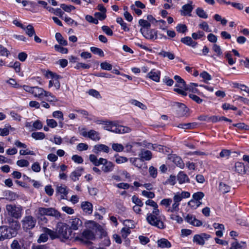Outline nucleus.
Here are the masks:
<instances>
[{
	"instance_id": "f257e3e1",
	"label": "nucleus",
	"mask_w": 249,
	"mask_h": 249,
	"mask_svg": "<svg viewBox=\"0 0 249 249\" xmlns=\"http://www.w3.org/2000/svg\"><path fill=\"white\" fill-rule=\"evenodd\" d=\"M9 226H0V241H3L6 239H10L17 234V231L20 228V225L17 221L14 220L11 218H8L7 221Z\"/></svg>"
},
{
	"instance_id": "f03ea898",
	"label": "nucleus",
	"mask_w": 249,
	"mask_h": 249,
	"mask_svg": "<svg viewBox=\"0 0 249 249\" xmlns=\"http://www.w3.org/2000/svg\"><path fill=\"white\" fill-rule=\"evenodd\" d=\"M146 220L152 226L162 230L166 228L165 216L160 213V210L153 211L152 213L147 214Z\"/></svg>"
},
{
	"instance_id": "7ed1b4c3",
	"label": "nucleus",
	"mask_w": 249,
	"mask_h": 249,
	"mask_svg": "<svg viewBox=\"0 0 249 249\" xmlns=\"http://www.w3.org/2000/svg\"><path fill=\"white\" fill-rule=\"evenodd\" d=\"M35 215L38 219L47 221L46 218L44 216L45 215L53 216L55 218L58 219L61 218V213L53 208H45L38 207L35 211Z\"/></svg>"
},
{
	"instance_id": "20e7f679",
	"label": "nucleus",
	"mask_w": 249,
	"mask_h": 249,
	"mask_svg": "<svg viewBox=\"0 0 249 249\" xmlns=\"http://www.w3.org/2000/svg\"><path fill=\"white\" fill-rule=\"evenodd\" d=\"M174 78L177 82L175 85V87H177V88H175L174 90L182 96H186L187 93L186 91L188 90H191V87L192 86H197V84L191 83H190L189 87H188L186 85L185 81L178 75H175Z\"/></svg>"
},
{
	"instance_id": "39448f33",
	"label": "nucleus",
	"mask_w": 249,
	"mask_h": 249,
	"mask_svg": "<svg viewBox=\"0 0 249 249\" xmlns=\"http://www.w3.org/2000/svg\"><path fill=\"white\" fill-rule=\"evenodd\" d=\"M6 210L9 216L16 219L20 218L23 213L22 207L20 206H16V205H6Z\"/></svg>"
},
{
	"instance_id": "423d86ee",
	"label": "nucleus",
	"mask_w": 249,
	"mask_h": 249,
	"mask_svg": "<svg viewBox=\"0 0 249 249\" xmlns=\"http://www.w3.org/2000/svg\"><path fill=\"white\" fill-rule=\"evenodd\" d=\"M49 235L52 239L58 238L56 232L47 228H44L43 229V233L40 235L37 240V242L40 243L46 242L48 239Z\"/></svg>"
},
{
	"instance_id": "0eeeda50",
	"label": "nucleus",
	"mask_w": 249,
	"mask_h": 249,
	"mask_svg": "<svg viewBox=\"0 0 249 249\" xmlns=\"http://www.w3.org/2000/svg\"><path fill=\"white\" fill-rule=\"evenodd\" d=\"M36 223V218L31 215L25 216L21 220L22 227L25 230H31L33 229Z\"/></svg>"
},
{
	"instance_id": "6e6552de",
	"label": "nucleus",
	"mask_w": 249,
	"mask_h": 249,
	"mask_svg": "<svg viewBox=\"0 0 249 249\" xmlns=\"http://www.w3.org/2000/svg\"><path fill=\"white\" fill-rule=\"evenodd\" d=\"M80 135L83 137L89 138L95 142L99 141L101 139L99 132L94 130H90L89 131L87 132L85 128L81 129Z\"/></svg>"
},
{
	"instance_id": "1a4fd4ad",
	"label": "nucleus",
	"mask_w": 249,
	"mask_h": 249,
	"mask_svg": "<svg viewBox=\"0 0 249 249\" xmlns=\"http://www.w3.org/2000/svg\"><path fill=\"white\" fill-rule=\"evenodd\" d=\"M94 238V234L89 230L84 231L82 234L77 236L75 238L76 240L80 241L84 243H87L89 240H93Z\"/></svg>"
},
{
	"instance_id": "9d476101",
	"label": "nucleus",
	"mask_w": 249,
	"mask_h": 249,
	"mask_svg": "<svg viewBox=\"0 0 249 249\" xmlns=\"http://www.w3.org/2000/svg\"><path fill=\"white\" fill-rule=\"evenodd\" d=\"M140 32L147 39L155 40L158 38L157 31L155 29H141Z\"/></svg>"
},
{
	"instance_id": "9b49d317",
	"label": "nucleus",
	"mask_w": 249,
	"mask_h": 249,
	"mask_svg": "<svg viewBox=\"0 0 249 249\" xmlns=\"http://www.w3.org/2000/svg\"><path fill=\"white\" fill-rule=\"evenodd\" d=\"M45 76L48 78L53 79V86L56 89H58L60 87L59 79L61 78V76L58 75L52 71H48L45 73Z\"/></svg>"
},
{
	"instance_id": "f8f14e48",
	"label": "nucleus",
	"mask_w": 249,
	"mask_h": 249,
	"mask_svg": "<svg viewBox=\"0 0 249 249\" xmlns=\"http://www.w3.org/2000/svg\"><path fill=\"white\" fill-rule=\"evenodd\" d=\"M210 237V235L205 233L196 234L193 237V241L198 245L203 246L204 245L205 241H207Z\"/></svg>"
},
{
	"instance_id": "ddd939ff",
	"label": "nucleus",
	"mask_w": 249,
	"mask_h": 249,
	"mask_svg": "<svg viewBox=\"0 0 249 249\" xmlns=\"http://www.w3.org/2000/svg\"><path fill=\"white\" fill-rule=\"evenodd\" d=\"M193 4V1L190 0L187 4L183 5L180 10V14L183 16H191V13L194 8Z\"/></svg>"
},
{
	"instance_id": "4468645a",
	"label": "nucleus",
	"mask_w": 249,
	"mask_h": 249,
	"mask_svg": "<svg viewBox=\"0 0 249 249\" xmlns=\"http://www.w3.org/2000/svg\"><path fill=\"white\" fill-rule=\"evenodd\" d=\"M131 131V129L129 127L113 124L111 132L115 133L124 134L129 133Z\"/></svg>"
},
{
	"instance_id": "2eb2a0df",
	"label": "nucleus",
	"mask_w": 249,
	"mask_h": 249,
	"mask_svg": "<svg viewBox=\"0 0 249 249\" xmlns=\"http://www.w3.org/2000/svg\"><path fill=\"white\" fill-rule=\"evenodd\" d=\"M185 220L189 224L196 227H199L202 224V222L197 219L196 217L191 214H187L184 217Z\"/></svg>"
},
{
	"instance_id": "dca6fc26",
	"label": "nucleus",
	"mask_w": 249,
	"mask_h": 249,
	"mask_svg": "<svg viewBox=\"0 0 249 249\" xmlns=\"http://www.w3.org/2000/svg\"><path fill=\"white\" fill-rule=\"evenodd\" d=\"M46 91L42 88L39 87L38 86H34L33 87L32 94L35 98H37L41 100L44 97V94Z\"/></svg>"
},
{
	"instance_id": "f3484780",
	"label": "nucleus",
	"mask_w": 249,
	"mask_h": 249,
	"mask_svg": "<svg viewBox=\"0 0 249 249\" xmlns=\"http://www.w3.org/2000/svg\"><path fill=\"white\" fill-rule=\"evenodd\" d=\"M57 234L58 237L59 236L65 239H68L71 235V231L66 226H61L59 228Z\"/></svg>"
},
{
	"instance_id": "a211bd4d",
	"label": "nucleus",
	"mask_w": 249,
	"mask_h": 249,
	"mask_svg": "<svg viewBox=\"0 0 249 249\" xmlns=\"http://www.w3.org/2000/svg\"><path fill=\"white\" fill-rule=\"evenodd\" d=\"M146 77L156 82H159L160 77V71L158 70L153 69L147 74Z\"/></svg>"
},
{
	"instance_id": "6ab92c4d",
	"label": "nucleus",
	"mask_w": 249,
	"mask_h": 249,
	"mask_svg": "<svg viewBox=\"0 0 249 249\" xmlns=\"http://www.w3.org/2000/svg\"><path fill=\"white\" fill-rule=\"evenodd\" d=\"M70 228L73 230H77L82 226V222L81 220L77 217L72 218L69 221Z\"/></svg>"
},
{
	"instance_id": "aec40b11",
	"label": "nucleus",
	"mask_w": 249,
	"mask_h": 249,
	"mask_svg": "<svg viewBox=\"0 0 249 249\" xmlns=\"http://www.w3.org/2000/svg\"><path fill=\"white\" fill-rule=\"evenodd\" d=\"M234 171L239 175H244L247 172L246 167L242 162H236L234 166Z\"/></svg>"
},
{
	"instance_id": "412c9836",
	"label": "nucleus",
	"mask_w": 249,
	"mask_h": 249,
	"mask_svg": "<svg viewBox=\"0 0 249 249\" xmlns=\"http://www.w3.org/2000/svg\"><path fill=\"white\" fill-rule=\"evenodd\" d=\"M81 208L86 213L90 214L92 213L93 205L89 201H83L81 204Z\"/></svg>"
},
{
	"instance_id": "4be33fe9",
	"label": "nucleus",
	"mask_w": 249,
	"mask_h": 249,
	"mask_svg": "<svg viewBox=\"0 0 249 249\" xmlns=\"http://www.w3.org/2000/svg\"><path fill=\"white\" fill-rule=\"evenodd\" d=\"M93 151L96 154H98L101 152L108 153L109 152V148L106 145L103 144H98L94 146Z\"/></svg>"
},
{
	"instance_id": "5701e85b",
	"label": "nucleus",
	"mask_w": 249,
	"mask_h": 249,
	"mask_svg": "<svg viewBox=\"0 0 249 249\" xmlns=\"http://www.w3.org/2000/svg\"><path fill=\"white\" fill-rule=\"evenodd\" d=\"M56 193L60 195V199H66L68 194L67 188L65 185L58 186L56 188Z\"/></svg>"
},
{
	"instance_id": "b1692460",
	"label": "nucleus",
	"mask_w": 249,
	"mask_h": 249,
	"mask_svg": "<svg viewBox=\"0 0 249 249\" xmlns=\"http://www.w3.org/2000/svg\"><path fill=\"white\" fill-rule=\"evenodd\" d=\"M84 169L82 167H77L70 175V178L73 181H76L79 179V178L82 175Z\"/></svg>"
},
{
	"instance_id": "393cba45",
	"label": "nucleus",
	"mask_w": 249,
	"mask_h": 249,
	"mask_svg": "<svg viewBox=\"0 0 249 249\" xmlns=\"http://www.w3.org/2000/svg\"><path fill=\"white\" fill-rule=\"evenodd\" d=\"M177 178L179 184H183L190 182V179L188 176L183 171H180L178 173Z\"/></svg>"
},
{
	"instance_id": "a878e982",
	"label": "nucleus",
	"mask_w": 249,
	"mask_h": 249,
	"mask_svg": "<svg viewBox=\"0 0 249 249\" xmlns=\"http://www.w3.org/2000/svg\"><path fill=\"white\" fill-rule=\"evenodd\" d=\"M174 106H176L178 108V111L179 115L184 116L186 114L188 108L184 104L179 102H176L175 103Z\"/></svg>"
},
{
	"instance_id": "bb28decb",
	"label": "nucleus",
	"mask_w": 249,
	"mask_h": 249,
	"mask_svg": "<svg viewBox=\"0 0 249 249\" xmlns=\"http://www.w3.org/2000/svg\"><path fill=\"white\" fill-rule=\"evenodd\" d=\"M115 165L111 161H107L102 167V170L106 173L112 172L114 168Z\"/></svg>"
},
{
	"instance_id": "cd10ccee",
	"label": "nucleus",
	"mask_w": 249,
	"mask_h": 249,
	"mask_svg": "<svg viewBox=\"0 0 249 249\" xmlns=\"http://www.w3.org/2000/svg\"><path fill=\"white\" fill-rule=\"evenodd\" d=\"M140 158H141L143 161L149 160L151 159L152 154L151 151L143 149L141 151V153L139 154Z\"/></svg>"
},
{
	"instance_id": "c85d7f7f",
	"label": "nucleus",
	"mask_w": 249,
	"mask_h": 249,
	"mask_svg": "<svg viewBox=\"0 0 249 249\" xmlns=\"http://www.w3.org/2000/svg\"><path fill=\"white\" fill-rule=\"evenodd\" d=\"M157 244L159 247L162 248H169L171 247V243L165 238H161L158 240Z\"/></svg>"
},
{
	"instance_id": "c756f323",
	"label": "nucleus",
	"mask_w": 249,
	"mask_h": 249,
	"mask_svg": "<svg viewBox=\"0 0 249 249\" xmlns=\"http://www.w3.org/2000/svg\"><path fill=\"white\" fill-rule=\"evenodd\" d=\"M129 160L133 165L138 168H141L143 165V160L141 158H131Z\"/></svg>"
},
{
	"instance_id": "7c9ffc66",
	"label": "nucleus",
	"mask_w": 249,
	"mask_h": 249,
	"mask_svg": "<svg viewBox=\"0 0 249 249\" xmlns=\"http://www.w3.org/2000/svg\"><path fill=\"white\" fill-rule=\"evenodd\" d=\"M44 97L46 98V101L50 103L56 102L58 101L55 96L50 92L47 91H46Z\"/></svg>"
},
{
	"instance_id": "2f4dec72",
	"label": "nucleus",
	"mask_w": 249,
	"mask_h": 249,
	"mask_svg": "<svg viewBox=\"0 0 249 249\" xmlns=\"http://www.w3.org/2000/svg\"><path fill=\"white\" fill-rule=\"evenodd\" d=\"M246 246L245 242L239 243L237 241L233 242L231 244L230 249H245Z\"/></svg>"
},
{
	"instance_id": "473e14b6",
	"label": "nucleus",
	"mask_w": 249,
	"mask_h": 249,
	"mask_svg": "<svg viewBox=\"0 0 249 249\" xmlns=\"http://www.w3.org/2000/svg\"><path fill=\"white\" fill-rule=\"evenodd\" d=\"M181 41L184 44L194 47L196 46V43L193 40L192 38L190 36H186L181 39Z\"/></svg>"
},
{
	"instance_id": "72a5a7b5",
	"label": "nucleus",
	"mask_w": 249,
	"mask_h": 249,
	"mask_svg": "<svg viewBox=\"0 0 249 249\" xmlns=\"http://www.w3.org/2000/svg\"><path fill=\"white\" fill-rule=\"evenodd\" d=\"M231 187L224 182H220L219 184V190L223 194L230 192Z\"/></svg>"
},
{
	"instance_id": "f704fd0d",
	"label": "nucleus",
	"mask_w": 249,
	"mask_h": 249,
	"mask_svg": "<svg viewBox=\"0 0 249 249\" xmlns=\"http://www.w3.org/2000/svg\"><path fill=\"white\" fill-rule=\"evenodd\" d=\"M55 38L60 45L63 46L67 45V41L64 39L60 33H56L55 34Z\"/></svg>"
},
{
	"instance_id": "c9c22d12",
	"label": "nucleus",
	"mask_w": 249,
	"mask_h": 249,
	"mask_svg": "<svg viewBox=\"0 0 249 249\" xmlns=\"http://www.w3.org/2000/svg\"><path fill=\"white\" fill-rule=\"evenodd\" d=\"M116 22L121 26L122 29L124 31H129V28L127 26L126 23L123 20L122 18L118 17L116 19Z\"/></svg>"
},
{
	"instance_id": "e433bc0d",
	"label": "nucleus",
	"mask_w": 249,
	"mask_h": 249,
	"mask_svg": "<svg viewBox=\"0 0 249 249\" xmlns=\"http://www.w3.org/2000/svg\"><path fill=\"white\" fill-rule=\"evenodd\" d=\"M196 15L200 18L206 19L208 18V16L207 13L204 11V10L202 8L198 7L196 10Z\"/></svg>"
},
{
	"instance_id": "4c0bfd02",
	"label": "nucleus",
	"mask_w": 249,
	"mask_h": 249,
	"mask_svg": "<svg viewBox=\"0 0 249 249\" xmlns=\"http://www.w3.org/2000/svg\"><path fill=\"white\" fill-rule=\"evenodd\" d=\"M173 162L180 168H183L184 165L181 159L178 156L173 157Z\"/></svg>"
},
{
	"instance_id": "58836bf2",
	"label": "nucleus",
	"mask_w": 249,
	"mask_h": 249,
	"mask_svg": "<svg viewBox=\"0 0 249 249\" xmlns=\"http://www.w3.org/2000/svg\"><path fill=\"white\" fill-rule=\"evenodd\" d=\"M23 29L25 31L26 33L30 37L35 34V30L32 25H28L27 27H25V29Z\"/></svg>"
},
{
	"instance_id": "ea45409f",
	"label": "nucleus",
	"mask_w": 249,
	"mask_h": 249,
	"mask_svg": "<svg viewBox=\"0 0 249 249\" xmlns=\"http://www.w3.org/2000/svg\"><path fill=\"white\" fill-rule=\"evenodd\" d=\"M12 129L9 125H6L4 128H0V136H6L9 134V130Z\"/></svg>"
},
{
	"instance_id": "a19ab883",
	"label": "nucleus",
	"mask_w": 249,
	"mask_h": 249,
	"mask_svg": "<svg viewBox=\"0 0 249 249\" xmlns=\"http://www.w3.org/2000/svg\"><path fill=\"white\" fill-rule=\"evenodd\" d=\"M179 204H178L174 202V203L172 205V206L169 207V208L167 209V211L168 212L172 213L178 212L179 210Z\"/></svg>"
},
{
	"instance_id": "79ce46f5",
	"label": "nucleus",
	"mask_w": 249,
	"mask_h": 249,
	"mask_svg": "<svg viewBox=\"0 0 249 249\" xmlns=\"http://www.w3.org/2000/svg\"><path fill=\"white\" fill-rule=\"evenodd\" d=\"M90 50L93 53L98 54L100 56L103 57L104 56V52L100 48L95 47H91L90 48Z\"/></svg>"
},
{
	"instance_id": "37998d69",
	"label": "nucleus",
	"mask_w": 249,
	"mask_h": 249,
	"mask_svg": "<svg viewBox=\"0 0 249 249\" xmlns=\"http://www.w3.org/2000/svg\"><path fill=\"white\" fill-rule=\"evenodd\" d=\"M170 218L172 220L176 221L177 223L181 224L182 223L183 220L179 215L177 213H172L170 215Z\"/></svg>"
},
{
	"instance_id": "c03bdc74",
	"label": "nucleus",
	"mask_w": 249,
	"mask_h": 249,
	"mask_svg": "<svg viewBox=\"0 0 249 249\" xmlns=\"http://www.w3.org/2000/svg\"><path fill=\"white\" fill-rule=\"evenodd\" d=\"M130 103L132 105L137 106L143 110H145L146 109V107L145 105H144L141 102H140L136 100H131L130 101Z\"/></svg>"
},
{
	"instance_id": "a18cd8bd",
	"label": "nucleus",
	"mask_w": 249,
	"mask_h": 249,
	"mask_svg": "<svg viewBox=\"0 0 249 249\" xmlns=\"http://www.w3.org/2000/svg\"><path fill=\"white\" fill-rule=\"evenodd\" d=\"M139 24L142 27V29H149L151 26L150 23L147 20L143 19L139 20Z\"/></svg>"
},
{
	"instance_id": "49530a36",
	"label": "nucleus",
	"mask_w": 249,
	"mask_h": 249,
	"mask_svg": "<svg viewBox=\"0 0 249 249\" xmlns=\"http://www.w3.org/2000/svg\"><path fill=\"white\" fill-rule=\"evenodd\" d=\"M160 55L165 57H168L170 60H173L175 58V55L172 53L169 52L161 51Z\"/></svg>"
},
{
	"instance_id": "de8ad7c7",
	"label": "nucleus",
	"mask_w": 249,
	"mask_h": 249,
	"mask_svg": "<svg viewBox=\"0 0 249 249\" xmlns=\"http://www.w3.org/2000/svg\"><path fill=\"white\" fill-rule=\"evenodd\" d=\"M200 204L201 203L200 201H196L194 199L191 200L188 203V206L193 209H196L200 205Z\"/></svg>"
},
{
	"instance_id": "09e8293b",
	"label": "nucleus",
	"mask_w": 249,
	"mask_h": 249,
	"mask_svg": "<svg viewBox=\"0 0 249 249\" xmlns=\"http://www.w3.org/2000/svg\"><path fill=\"white\" fill-rule=\"evenodd\" d=\"M225 57L230 65H233L236 62V59H234L232 58V55L230 52H226L225 53Z\"/></svg>"
},
{
	"instance_id": "8fccbe9b",
	"label": "nucleus",
	"mask_w": 249,
	"mask_h": 249,
	"mask_svg": "<svg viewBox=\"0 0 249 249\" xmlns=\"http://www.w3.org/2000/svg\"><path fill=\"white\" fill-rule=\"evenodd\" d=\"M112 149L117 152H122L124 150L123 145L120 143H113L112 144Z\"/></svg>"
},
{
	"instance_id": "3c124183",
	"label": "nucleus",
	"mask_w": 249,
	"mask_h": 249,
	"mask_svg": "<svg viewBox=\"0 0 249 249\" xmlns=\"http://www.w3.org/2000/svg\"><path fill=\"white\" fill-rule=\"evenodd\" d=\"M7 83L10 85L12 87L16 88V89H19L21 88L22 87V85H20V84L17 83L16 81L12 78H10L9 80L7 81Z\"/></svg>"
},
{
	"instance_id": "603ef678",
	"label": "nucleus",
	"mask_w": 249,
	"mask_h": 249,
	"mask_svg": "<svg viewBox=\"0 0 249 249\" xmlns=\"http://www.w3.org/2000/svg\"><path fill=\"white\" fill-rule=\"evenodd\" d=\"M32 137L36 140H42L45 137V134L43 132H33Z\"/></svg>"
},
{
	"instance_id": "864d4df0",
	"label": "nucleus",
	"mask_w": 249,
	"mask_h": 249,
	"mask_svg": "<svg viewBox=\"0 0 249 249\" xmlns=\"http://www.w3.org/2000/svg\"><path fill=\"white\" fill-rule=\"evenodd\" d=\"M172 202V199L171 198H164L160 201V204L162 206H165L166 208H169Z\"/></svg>"
},
{
	"instance_id": "5fc2aeb1",
	"label": "nucleus",
	"mask_w": 249,
	"mask_h": 249,
	"mask_svg": "<svg viewBox=\"0 0 249 249\" xmlns=\"http://www.w3.org/2000/svg\"><path fill=\"white\" fill-rule=\"evenodd\" d=\"M52 116L55 118L60 119L61 121L64 120L63 114L61 111L57 110L53 112Z\"/></svg>"
},
{
	"instance_id": "6e6d98bb",
	"label": "nucleus",
	"mask_w": 249,
	"mask_h": 249,
	"mask_svg": "<svg viewBox=\"0 0 249 249\" xmlns=\"http://www.w3.org/2000/svg\"><path fill=\"white\" fill-rule=\"evenodd\" d=\"M204 196V194L203 192H198L194 193L193 195V198L196 201H199L200 200L202 199Z\"/></svg>"
},
{
	"instance_id": "4d7b16f0",
	"label": "nucleus",
	"mask_w": 249,
	"mask_h": 249,
	"mask_svg": "<svg viewBox=\"0 0 249 249\" xmlns=\"http://www.w3.org/2000/svg\"><path fill=\"white\" fill-rule=\"evenodd\" d=\"M204 36L205 34L202 31H198L196 33H193L192 35V36L194 39H200Z\"/></svg>"
},
{
	"instance_id": "13d9d810",
	"label": "nucleus",
	"mask_w": 249,
	"mask_h": 249,
	"mask_svg": "<svg viewBox=\"0 0 249 249\" xmlns=\"http://www.w3.org/2000/svg\"><path fill=\"white\" fill-rule=\"evenodd\" d=\"M177 31L179 33H184L187 30V27L185 24H178L176 27Z\"/></svg>"
},
{
	"instance_id": "bf43d9fd",
	"label": "nucleus",
	"mask_w": 249,
	"mask_h": 249,
	"mask_svg": "<svg viewBox=\"0 0 249 249\" xmlns=\"http://www.w3.org/2000/svg\"><path fill=\"white\" fill-rule=\"evenodd\" d=\"M145 204L146 205L150 206L153 208V211H156L157 210H159L158 209V205L154 201L151 200V199H148L145 202Z\"/></svg>"
},
{
	"instance_id": "052dcab7",
	"label": "nucleus",
	"mask_w": 249,
	"mask_h": 249,
	"mask_svg": "<svg viewBox=\"0 0 249 249\" xmlns=\"http://www.w3.org/2000/svg\"><path fill=\"white\" fill-rule=\"evenodd\" d=\"M54 49L57 52L61 53L63 54H66L68 52V49L67 48H64L61 46L60 45H55Z\"/></svg>"
},
{
	"instance_id": "680f3d73",
	"label": "nucleus",
	"mask_w": 249,
	"mask_h": 249,
	"mask_svg": "<svg viewBox=\"0 0 249 249\" xmlns=\"http://www.w3.org/2000/svg\"><path fill=\"white\" fill-rule=\"evenodd\" d=\"M233 125L241 130H249V126L243 123L233 124Z\"/></svg>"
},
{
	"instance_id": "e2e57ef3",
	"label": "nucleus",
	"mask_w": 249,
	"mask_h": 249,
	"mask_svg": "<svg viewBox=\"0 0 249 249\" xmlns=\"http://www.w3.org/2000/svg\"><path fill=\"white\" fill-rule=\"evenodd\" d=\"M60 7L62 9H63L65 11L67 12H71V11L75 9V7L72 5H67L65 4H61L60 5Z\"/></svg>"
},
{
	"instance_id": "0e129e2a",
	"label": "nucleus",
	"mask_w": 249,
	"mask_h": 249,
	"mask_svg": "<svg viewBox=\"0 0 249 249\" xmlns=\"http://www.w3.org/2000/svg\"><path fill=\"white\" fill-rule=\"evenodd\" d=\"M17 164L20 167H27L29 165V162L26 160H20L17 161Z\"/></svg>"
},
{
	"instance_id": "69168bd1",
	"label": "nucleus",
	"mask_w": 249,
	"mask_h": 249,
	"mask_svg": "<svg viewBox=\"0 0 249 249\" xmlns=\"http://www.w3.org/2000/svg\"><path fill=\"white\" fill-rule=\"evenodd\" d=\"M115 161L118 164H121L127 161V158L125 157L119 156L118 155L115 156Z\"/></svg>"
},
{
	"instance_id": "338daca9",
	"label": "nucleus",
	"mask_w": 249,
	"mask_h": 249,
	"mask_svg": "<svg viewBox=\"0 0 249 249\" xmlns=\"http://www.w3.org/2000/svg\"><path fill=\"white\" fill-rule=\"evenodd\" d=\"M213 50L216 53L217 56H219L222 54L220 47L216 44L213 45Z\"/></svg>"
},
{
	"instance_id": "774afa93",
	"label": "nucleus",
	"mask_w": 249,
	"mask_h": 249,
	"mask_svg": "<svg viewBox=\"0 0 249 249\" xmlns=\"http://www.w3.org/2000/svg\"><path fill=\"white\" fill-rule=\"evenodd\" d=\"M142 194L143 196L151 199L154 198L155 196V194L153 192H149L145 190L142 191Z\"/></svg>"
}]
</instances>
